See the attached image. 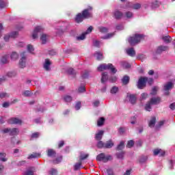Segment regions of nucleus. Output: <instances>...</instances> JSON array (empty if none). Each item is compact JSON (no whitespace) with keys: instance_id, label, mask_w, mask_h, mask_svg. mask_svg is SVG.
<instances>
[{"instance_id":"nucleus-6","label":"nucleus","mask_w":175,"mask_h":175,"mask_svg":"<svg viewBox=\"0 0 175 175\" xmlns=\"http://www.w3.org/2000/svg\"><path fill=\"white\" fill-rule=\"evenodd\" d=\"M148 81V78L147 77H140L138 80L137 87L139 90H143L144 87H146V84Z\"/></svg>"},{"instance_id":"nucleus-18","label":"nucleus","mask_w":175,"mask_h":175,"mask_svg":"<svg viewBox=\"0 0 175 175\" xmlns=\"http://www.w3.org/2000/svg\"><path fill=\"white\" fill-rule=\"evenodd\" d=\"M113 146L114 142L111 139H109L105 143V148H111Z\"/></svg>"},{"instance_id":"nucleus-39","label":"nucleus","mask_w":175,"mask_h":175,"mask_svg":"<svg viewBox=\"0 0 175 175\" xmlns=\"http://www.w3.org/2000/svg\"><path fill=\"white\" fill-rule=\"evenodd\" d=\"M163 40L165 43H170L172 42V38H170V36H166L163 37Z\"/></svg>"},{"instance_id":"nucleus-32","label":"nucleus","mask_w":175,"mask_h":175,"mask_svg":"<svg viewBox=\"0 0 175 175\" xmlns=\"http://www.w3.org/2000/svg\"><path fill=\"white\" fill-rule=\"evenodd\" d=\"M120 65L122 68H124V69H129V68H131V64L126 62H121Z\"/></svg>"},{"instance_id":"nucleus-23","label":"nucleus","mask_w":175,"mask_h":175,"mask_svg":"<svg viewBox=\"0 0 175 175\" xmlns=\"http://www.w3.org/2000/svg\"><path fill=\"white\" fill-rule=\"evenodd\" d=\"M17 135H18V129L17 128L10 129V136H16Z\"/></svg>"},{"instance_id":"nucleus-55","label":"nucleus","mask_w":175,"mask_h":175,"mask_svg":"<svg viewBox=\"0 0 175 175\" xmlns=\"http://www.w3.org/2000/svg\"><path fill=\"white\" fill-rule=\"evenodd\" d=\"M147 159H148V157H147L146 156H142L139 159V163H144V162H146V161H147Z\"/></svg>"},{"instance_id":"nucleus-56","label":"nucleus","mask_w":175,"mask_h":175,"mask_svg":"<svg viewBox=\"0 0 175 175\" xmlns=\"http://www.w3.org/2000/svg\"><path fill=\"white\" fill-rule=\"evenodd\" d=\"M88 76H90V72L85 71L84 73L81 75L82 79H88Z\"/></svg>"},{"instance_id":"nucleus-7","label":"nucleus","mask_w":175,"mask_h":175,"mask_svg":"<svg viewBox=\"0 0 175 175\" xmlns=\"http://www.w3.org/2000/svg\"><path fill=\"white\" fill-rule=\"evenodd\" d=\"M92 26L89 27L85 33L77 38V40H84V39H85V35H88V33H91L92 32Z\"/></svg>"},{"instance_id":"nucleus-36","label":"nucleus","mask_w":175,"mask_h":175,"mask_svg":"<svg viewBox=\"0 0 175 175\" xmlns=\"http://www.w3.org/2000/svg\"><path fill=\"white\" fill-rule=\"evenodd\" d=\"M40 40H41L42 44H46V42H47V35L42 34V36L40 37Z\"/></svg>"},{"instance_id":"nucleus-63","label":"nucleus","mask_w":175,"mask_h":175,"mask_svg":"<svg viewBox=\"0 0 175 175\" xmlns=\"http://www.w3.org/2000/svg\"><path fill=\"white\" fill-rule=\"evenodd\" d=\"M100 42H99L98 40H94L93 42V45L94 46V47H100Z\"/></svg>"},{"instance_id":"nucleus-21","label":"nucleus","mask_w":175,"mask_h":175,"mask_svg":"<svg viewBox=\"0 0 175 175\" xmlns=\"http://www.w3.org/2000/svg\"><path fill=\"white\" fill-rule=\"evenodd\" d=\"M129 76L128 75H125L123 77V78L122 79V83L123 84V85H126L129 83Z\"/></svg>"},{"instance_id":"nucleus-43","label":"nucleus","mask_w":175,"mask_h":175,"mask_svg":"<svg viewBox=\"0 0 175 175\" xmlns=\"http://www.w3.org/2000/svg\"><path fill=\"white\" fill-rule=\"evenodd\" d=\"M151 104L150 102H148L146 105H145V110H146V111H151Z\"/></svg>"},{"instance_id":"nucleus-44","label":"nucleus","mask_w":175,"mask_h":175,"mask_svg":"<svg viewBox=\"0 0 175 175\" xmlns=\"http://www.w3.org/2000/svg\"><path fill=\"white\" fill-rule=\"evenodd\" d=\"M105 124V119L104 118H100L98 121H97V125L98 126H102Z\"/></svg>"},{"instance_id":"nucleus-3","label":"nucleus","mask_w":175,"mask_h":175,"mask_svg":"<svg viewBox=\"0 0 175 175\" xmlns=\"http://www.w3.org/2000/svg\"><path fill=\"white\" fill-rule=\"evenodd\" d=\"M111 70V72L113 74L117 73V69H116V68H114V66H113L111 64H101L98 67V70L99 72H103V70Z\"/></svg>"},{"instance_id":"nucleus-29","label":"nucleus","mask_w":175,"mask_h":175,"mask_svg":"<svg viewBox=\"0 0 175 175\" xmlns=\"http://www.w3.org/2000/svg\"><path fill=\"white\" fill-rule=\"evenodd\" d=\"M64 102L70 103V102H72L73 100V98H72V96L66 95L63 98Z\"/></svg>"},{"instance_id":"nucleus-20","label":"nucleus","mask_w":175,"mask_h":175,"mask_svg":"<svg viewBox=\"0 0 175 175\" xmlns=\"http://www.w3.org/2000/svg\"><path fill=\"white\" fill-rule=\"evenodd\" d=\"M109 80V76L107 75V72H105L102 73L101 77V83L103 84L106 83L107 81Z\"/></svg>"},{"instance_id":"nucleus-42","label":"nucleus","mask_w":175,"mask_h":175,"mask_svg":"<svg viewBox=\"0 0 175 175\" xmlns=\"http://www.w3.org/2000/svg\"><path fill=\"white\" fill-rule=\"evenodd\" d=\"M152 9H157V8H159V1H154L152 3Z\"/></svg>"},{"instance_id":"nucleus-15","label":"nucleus","mask_w":175,"mask_h":175,"mask_svg":"<svg viewBox=\"0 0 175 175\" xmlns=\"http://www.w3.org/2000/svg\"><path fill=\"white\" fill-rule=\"evenodd\" d=\"M157 123V118L153 116L151 118L150 120L148 122V126L150 128H154L155 126V124Z\"/></svg>"},{"instance_id":"nucleus-13","label":"nucleus","mask_w":175,"mask_h":175,"mask_svg":"<svg viewBox=\"0 0 175 175\" xmlns=\"http://www.w3.org/2000/svg\"><path fill=\"white\" fill-rule=\"evenodd\" d=\"M149 102H150L152 105H159V103H161V97L152 98Z\"/></svg>"},{"instance_id":"nucleus-57","label":"nucleus","mask_w":175,"mask_h":175,"mask_svg":"<svg viewBox=\"0 0 175 175\" xmlns=\"http://www.w3.org/2000/svg\"><path fill=\"white\" fill-rule=\"evenodd\" d=\"M75 109L76 110H80V109H81V102L78 101L76 103Z\"/></svg>"},{"instance_id":"nucleus-38","label":"nucleus","mask_w":175,"mask_h":175,"mask_svg":"<svg viewBox=\"0 0 175 175\" xmlns=\"http://www.w3.org/2000/svg\"><path fill=\"white\" fill-rule=\"evenodd\" d=\"M11 59L12 61H16V59H18V54L16 52H12L11 54Z\"/></svg>"},{"instance_id":"nucleus-41","label":"nucleus","mask_w":175,"mask_h":175,"mask_svg":"<svg viewBox=\"0 0 175 175\" xmlns=\"http://www.w3.org/2000/svg\"><path fill=\"white\" fill-rule=\"evenodd\" d=\"M133 146H135V142H133V140L128 141V143L126 144L127 148H132V147H133Z\"/></svg>"},{"instance_id":"nucleus-34","label":"nucleus","mask_w":175,"mask_h":175,"mask_svg":"<svg viewBox=\"0 0 175 175\" xmlns=\"http://www.w3.org/2000/svg\"><path fill=\"white\" fill-rule=\"evenodd\" d=\"M81 165H83V163L81 161L79 160V163H76L74 165V170L77 171L81 167Z\"/></svg>"},{"instance_id":"nucleus-47","label":"nucleus","mask_w":175,"mask_h":175,"mask_svg":"<svg viewBox=\"0 0 175 175\" xmlns=\"http://www.w3.org/2000/svg\"><path fill=\"white\" fill-rule=\"evenodd\" d=\"M1 64H8V62H9L8 61V55L3 56L1 59Z\"/></svg>"},{"instance_id":"nucleus-2","label":"nucleus","mask_w":175,"mask_h":175,"mask_svg":"<svg viewBox=\"0 0 175 175\" xmlns=\"http://www.w3.org/2000/svg\"><path fill=\"white\" fill-rule=\"evenodd\" d=\"M144 39V35L135 33L128 38V42L131 46H136Z\"/></svg>"},{"instance_id":"nucleus-24","label":"nucleus","mask_w":175,"mask_h":175,"mask_svg":"<svg viewBox=\"0 0 175 175\" xmlns=\"http://www.w3.org/2000/svg\"><path fill=\"white\" fill-rule=\"evenodd\" d=\"M55 155H57V152H55V150H53V149H49L47 150V156L49 157H55Z\"/></svg>"},{"instance_id":"nucleus-19","label":"nucleus","mask_w":175,"mask_h":175,"mask_svg":"<svg viewBox=\"0 0 175 175\" xmlns=\"http://www.w3.org/2000/svg\"><path fill=\"white\" fill-rule=\"evenodd\" d=\"M50 65H51V62H50V59H46L44 64V69L45 70H50Z\"/></svg>"},{"instance_id":"nucleus-17","label":"nucleus","mask_w":175,"mask_h":175,"mask_svg":"<svg viewBox=\"0 0 175 175\" xmlns=\"http://www.w3.org/2000/svg\"><path fill=\"white\" fill-rule=\"evenodd\" d=\"M126 54L129 55L130 57H135L136 55V51H135V49L133 48H129L126 49Z\"/></svg>"},{"instance_id":"nucleus-59","label":"nucleus","mask_w":175,"mask_h":175,"mask_svg":"<svg viewBox=\"0 0 175 175\" xmlns=\"http://www.w3.org/2000/svg\"><path fill=\"white\" fill-rule=\"evenodd\" d=\"M165 124V120H161L159 122L158 125L156 126V129H159Z\"/></svg>"},{"instance_id":"nucleus-25","label":"nucleus","mask_w":175,"mask_h":175,"mask_svg":"<svg viewBox=\"0 0 175 175\" xmlns=\"http://www.w3.org/2000/svg\"><path fill=\"white\" fill-rule=\"evenodd\" d=\"M35 158H40V153L33 152V154L29 155L27 159H33Z\"/></svg>"},{"instance_id":"nucleus-4","label":"nucleus","mask_w":175,"mask_h":175,"mask_svg":"<svg viewBox=\"0 0 175 175\" xmlns=\"http://www.w3.org/2000/svg\"><path fill=\"white\" fill-rule=\"evenodd\" d=\"M27 52L24 51L22 52L21 53V59L19 61V66L20 68H21L22 69H24V68H25L26 66V64H27Z\"/></svg>"},{"instance_id":"nucleus-5","label":"nucleus","mask_w":175,"mask_h":175,"mask_svg":"<svg viewBox=\"0 0 175 175\" xmlns=\"http://www.w3.org/2000/svg\"><path fill=\"white\" fill-rule=\"evenodd\" d=\"M96 160L106 163V162H109V161L111 160V157L110 155L105 156V153H100L97 155Z\"/></svg>"},{"instance_id":"nucleus-14","label":"nucleus","mask_w":175,"mask_h":175,"mask_svg":"<svg viewBox=\"0 0 175 175\" xmlns=\"http://www.w3.org/2000/svg\"><path fill=\"white\" fill-rule=\"evenodd\" d=\"M127 96H128L129 100L131 103V105H135V103H136V100H137L136 95L130 94V95H127Z\"/></svg>"},{"instance_id":"nucleus-49","label":"nucleus","mask_w":175,"mask_h":175,"mask_svg":"<svg viewBox=\"0 0 175 175\" xmlns=\"http://www.w3.org/2000/svg\"><path fill=\"white\" fill-rule=\"evenodd\" d=\"M125 16L126 17V18H132V17H133V13L132 12H126L125 13Z\"/></svg>"},{"instance_id":"nucleus-1","label":"nucleus","mask_w":175,"mask_h":175,"mask_svg":"<svg viewBox=\"0 0 175 175\" xmlns=\"http://www.w3.org/2000/svg\"><path fill=\"white\" fill-rule=\"evenodd\" d=\"M93 16L92 7L89 6L88 8L83 10L81 13H78L75 18V21L77 24H80V23H83V20L92 18Z\"/></svg>"},{"instance_id":"nucleus-28","label":"nucleus","mask_w":175,"mask_h":175,"mask_svg":"<svg viewBox=\"0 0 175 175\" xmlns=\"http://www.w3.org/2000/svg\"><path fill=\"white\" fill-rule=\"evenodd\" d=\"M94 55H96L97 61H101V59H103V53H100L99 51L96 52Z\"/></svg>"},{"instance_id":"nucleus-54","label":"nucleus","mask_w":175,"mask_h":175,"mask_svg":"<svg viewBox=\"0 0 175 175\" xmlns=\"http://www.w3.org/2000/svg\"><path fill=\"white\" fill-rule=\"evenodd\" d=\"M157 91H158V87L154 86V87L152 89V92H150V95H157Z\"/></svg>"},{"instance_id":"nucleus-12","label":"nucleus","mask_w":175,"mask_h":175,"mask_svg":"<svg viewBox=\"0 0 175 175\" xmlns=\"http://www.w3.org/2000/svg\"><path fill=\"white\" fill-rule=\"evenodd\" d=\"M153 154L154 156L159 154V157H165V151L162 150V149H154Z\"/></svg>"},{"instance_id":"nucleus-37","label":"nucleus","mask_w":175,"mask_h":175,"mask_svg":"<svg viewBox=\"0 0 175 175\" xmlns=\"http://www.w3.org/2000/svg\"><path fill=\"white\" fill-rule=\"evenodd\" d=\"M124 155H125V152L124 151L116 153L118 159H122L124 158Z\"/></svg>"},{"instance_id":"nucleus-58","label":"nucleus","mask_w":175,"mask_h":175,"mask_svg":"<svg viewBox=\"0 0 175 175\" xmlns=\"http://www.w3.org/2000/svg\"><path fill=\"white\" fill-rule=\"evenodd\" d=\"M49 174L51 175H57V174H58V171H57V170H55L54 168H52L51 170V171L49 172Z\"/></svg>"},{"instance_id":"nucleus-9","label":"nucleus","mask_w":175,"mask_h":175,"mask_svg":"<svg viewBox=\"0 0 175 175\" xmlns=\"http://www.w3.org/2000/svg\"><path fill=\"white\" fill-rule=\"evenodd\" d=\"M39 32H43V27L42 26H37L33 33L32 38L33 39H38V33Z\"/></svg>"},{"instance_id":"nucleus-52","label":"nucleus","mask_w":175,"mask_h":175,"mask_svg":"<svg viewBox=\"0 0 175 175\" xmlns=\"http://www.w3.org/2000/svg\"><path fill=\"white\" fill-rule=\"evenodd\" d=\"M111 94H117V92H118V88L113 86L112 87V88L111 89Z\"/></svg>"},{"instance_id":"nucleus-10","label":"nucleus","mask_w":175,"mask_h":175,"mask_svg":"<svg viewBox=\"0 0 175 175\" xmlns=\"http://www.w3.org/2000/svg\"><path fill=\"white\" fill-rule=\"evenodd\" d=\"M113 14L116 20H121V18H122L124 16V14L117 9L115 10V11L113 12Z\"/></svg>"},{"instance_id":"nucleus-51","label":"nucleus","mask_w":175,"mask_h":175,"mask_svg":"<svg viewBox=\"0 0 175 175\" xmlns=\"http://www.w3.org/2000/svg\"><path fill=\"white\" fill-rule=\"evenodd\" d=\"M9 96H10L9 94L6 92L0 93L1 99H3V98H9Z\"/></svg>"},{"instance_id":"nucleus-33","label":"nucleus","mask_w":175,"mask_h":175,"mask_svg":"<svg viewBox=\"0 0 175 175\" xmlns=\"http://www.w3.org/2000/svg\"><path fill=\"white\" fill-rule=\"evenodd\" d=\"M66 72L70 76H76V71L72 68H68Z\"/></svg>"},{"instance_id":"nucleus-61","label":"nucleus","mask_w":175,"mask_h":175,"mask_svg":"<svg viewBox=\"0 0 175 175\" xmlns=\"http://www.w3.org/2000/svg\"><path fill=\"white\" fill-rule=\"evenodd\" d=\"M31 137V139H38V137H39V133H33Z\"/></svg>"},{"instance_id":"nucleus-46","label":"nucleus","mask_w":175,"mask_h":175,"mask_svg":"<svg viewBox=\"0 0 175 175\" xmlns=\"http://www.w3.org/2000/svg\"><path fill=\"white\" fill-rule=\"evenodd\" d=\"M33 94V93L31 92L29 90H25L23 94L24 96H31Z\"/></svg>"},{"instance_id":"nucleus-11","label":"nucleus","mask_w":175,"mask_h":175,"mask_svg":"<svg viewBox=\"0 0 175 175\" xmlns=\"http://www.w3.org/2000/svg\"><path fill=\"white\" fill-rule=\"evenodd\" d=\"M167 50H169V47L166 46H159L157 47V49L156 50V54H162L163 51H166Z\"/></svg>"},{"instance_id":"nucleus-30","label":"nucleus","mask_w":175,"mask_h":175,"mask_svg":"<svg viewBox=\"0 0 175 175\" xmlns=\"http://www.w3.org/2000/svg\"><path fill=\"white\" fill-rule=\"evenodd\" d=\"M114 35H116V32L109 33L105 36L102 37V39H104V40L111 39V38H113Z\"/></svg>"},{"instance_id":"nucleus-60","label":"nucleus","mask_w":175,"mask_h":175,"mask_svg":"<svg viewBox=\"0 0 175 175\" xmlns=\"http://www.w3.org/2000/svg\"><path fill=\"white\" fill-rule=\"evenodd\" d=\"M142 8V5L140 3H135L133 5V8L137 10V9H140Z\"/></svg>"},{"instance_id":"nucleus-45","label":"nucleus","mask_w":175,"mask_h":175,"mask_svg":"<svg viewBox=\"0 0 175 175\" xmlns=\"http://www.w3.org/2000/svg\"><path fill=\"white\" fill-rule=\"evenodd\" d=\"M88 157H90L89 154H81L79 157V161H81V162H82V161H84V159H87V158H88Z\"/></svg>"},{"instance_id":"nucleus-8","label":"nucleus","mask_w":175,"mask_h":175,"mask_svg":"<svg viewBox=\"0 0 175 175\" xmlns=\"http://www.w3.org/2000/svg\"><path fill=\"white\" fill-rule=\"evenodd\" d=\"M8 124H11L12 125L13 124H15V125H17V124H19V125H21L22 124V121L21 120L17 118H11L8 120Z\"/></svg>"},{"instance_id":"nucleus-53","label":"nucleus","mask_w":175,"mask_h":175,"mask_svg":"<svg viewBox=\"0 0 175 175\" xmlns=\"http://www.w3.org/2000/svg\"><path fill=\"white\" fill-rule=\"evenodd\" d=\"M97 147L98 148H105V143H103V142L102 141H98L97 144Z\"/></svg>"},{"instance_id":"nucleus-64","label":"nucleus","mask_w":175,"mask_h":175,"mask_svg":"<svg viewBox=\"0 0 175 175\" xmlns=\"http://www.w3.org/2000/svg\"><path fill=\"white\" fill-rule=\"evenodd\" d=\"M78 92H80V93L85 92V87L84 86L79 87L78 89Z\"/></svg>"},{"instance_id":"nucleus-16","label":"nucleus","mask_w":175,"mask_h":175,"mask_svg":"<svg viewBox=\"0 0 175 175\" xmlns=\"http://www.w3.org/2000/svg\"><path fill=\"white\" fill-rule=\"evenodd\" d=\"M174 87V85L172 82H167L164 85V91H170Z\"/></svg>"},{"instance_id":"nucleus-40","label":"nucleus","mask_w":175,"mask_h":175,"mask_svg":"<svg viewBox=\"0 0 175 175\" xmlns=\"http://www.w3.org/2000/svg\"><path fill=\"white\" fill-rule=\"evenodd\" d=\"M18 36V32L17 31H12L10 33V37L12 39H14Z\"/></svg>"},{"instance_id":"nucleus-22","label":"nucleus","mask_w":175,"mask_h":175,"mask_svg":"<svg viewBox=\"0 0 175 175\" xmlns=\"http://www.w3.org/2000/svg\"><path fill=\"white\" fill-rule=\"evenodd\" d=\"M103 133H105L103 131H98V133L96 134V137H95L96 140H98V141L102 140V137H103Z\"/></svg>"},{"instance_id":"nucleus-27","label":"nucleus","mask_w":175,"mask_h":175,"mask_svg":"<svg viewBox=\"0 0 175 175\" xmlns=\"http://www.w3.org/2000/svg\"><path fill=\"white\" fill-rule=\"evenodd\" d=\"M0 161L1 162H7L8 158H6L5 152H0Z\"/></svg>"},{"instance_id":"nucleus-62","label":"nucleus","mask_w":175,"mask_h":175,"mask_svg":"<svg viewBox=\"0 0 175 175\" xmlns=\"http://www.w3.org/2000/svg\"><path fill=\"white\" fill-rule=\"evenodd\" d=\"M118 132L120 135H124L125 133V128L124 127H120L118 129Z\"/></svg>"},{"instance_id":"nucleus-26","label":"nucleus","mask_w":175,"mask_h":175,"mask_svg":"<svg viewBox=\"0 0 175 175\" xmlns=\"http://www.w3.org/2000/svg\"><path fill=\"white\" fill-rule=\"evenodd\" d=\"M124 147H125V142H124V141H122L120 142L119 145H118V146L116 147V150L117 151H121L122 150H124Z\"/></svg>"},{"instance_id":"nucleus-31","label":"nucleus","mask_w":175,"mask_h":175,"mask_svg":"<svg viewBox=\"0 0 175 175\" xmlns=\"http://www.w3.org/2000/svg\"><path fill=\"white\" fill-rule=\"evenodd\" d=\"M98 30L101 33H107L109 32V28L105 27H98Z\"/></svg>"},{"instance_id":"nucleus-48","label":"nucleus","mask_w":175,"mask_h":175,"mask_svg":"<svg viewBox=\"0 0 175 175\" xmlns=\"http://www.w3.org/2000/svg\"><path fill=\"white\" fill-rule=\"evenodd\" d=\"M27 51L29 53H33V51H35V49H33V46H32V44H28Z\"/></svg>"},{"instance_id":"nucleus-50","label":"nucleus","mask_w":175,"mask_h":175,"mask_svg":"<svg viewBox=\"0 0 175 175\" xmlns=\"http://www.w3.org/2000/svg\"><path fill=\"white\" fill-rule=\"evenodd\" d=\"M62 161V156H60L57 158H56L54 161H53V163H56V164H58V163H60V162Z\"/></svg>"},{"instance_id":"nucleus-35","label":"nucleus","mask_w":175,"mask_h":175,"mask_svg":"<svg viewBox=\"0 0 175 175\" xmlns=\"http://www.w3.org/2000/svg\"><path fill=\"white\" fill-rule=\"evenodd\" d=\"M33 170H35V167H30L25 172V175H33Z\"/></svg>"}]
</instances>
